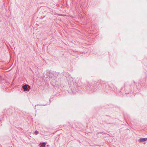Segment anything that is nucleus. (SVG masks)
<instances>
[{
    "instance_id": "obj_4",
    "label": "nucleus",
    "mask_w": 147,
    "mask_h": 147,
    "mask_svg": "<svg viewBox=\"0 0 147 147\" xmlns=\"http://www.w3.org/2000/svg\"><path fill=\"white\" fill-rule=\"evenodd\" d=\"M38 131H36L35 132L34 134L35 135H37L38 133Z\"/></svg>"
},
{
    "instance_id": "obj_3",
    "label": "nucleus",
    "mask_w": 147,
    "mask_h": 147,
    "mask_svg": "<svg viewBox=\"0 0 147 147\" xmlns=\"http://www.w3.org/2000/svg\"><path fill=\"white\" fill-rule=\"evenodd\" d=\"M46 145V144L45 142H43L42 143L41 147H45Z\"/></svg>"
},
{
    "instance_id": "obj_1",
    "label": "nucleus",
    "mask_w": 147,
    "mask_h": 147,
    "mask_svg": "<svg viewBox=\"0 0 147 147\" xmlns=\"http://www.w3.org/2000/svg\"><path fill=\"white\" fill-rule=\"evenodd\" d=\"M146 140H147V138H141L139 140V142H142L144 141H146Z\"/></svg>"
},
{
    "instance_id": "obj_2",
    "label": "nucleus",
    "mask_w": 147,
    "mask_h": 147,
    "mask_svg": "<svg viewBox=\"0 0 147 147\" xmlns=\"http://www.w3.org/2000/svg\"><path fill=\"white\" fill-rule=\"evenodd\" d=\"M23 87L24 91H27L28 90L27 86L26 85L23 86Z\"/></svg>"
}]
</instances>
